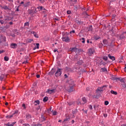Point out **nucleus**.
I'll return each instance as SVG.
<instances>
[{
	"label": "nucleus",
	"mask_w": 126,
	"mask_h": 126,
	"mask_svg": "<svg viewBox=\"0 0 126 126\" xmlns=\"http://www.w3.org/2000/svg\"><path fill=\"white\" fill-rule=\"evenodd\" d=\"M82 102H80V99H78V105H83L84 104H86V102H87V101L86 100V98L84 97H82Z\"/></svg>",
	"instance_id": "obj_1"
},
{
	"label": "nucleus",
	"mask_w": 126,
	"mask_h": 126,
	"mask_svg": "<svg viewBox=\"0 0 126 126\" xmlns=\"http://www.w3.org/2000/svg\"><path fill=\"white\" fill-rule=\"evenodd\" d=\"M55 75L57 77L61 76V75H62V69H61V68H59L55 73Z\"/></svg>",
	"instance_id": "obj_2"
},
{
	"label": "nucleus",
	"mask_w": 126,
	"mask_h": 126,
	"mask_svg": "<svg viewBox=\"0 0 126 126\" xmlns=\"http://www.w3.org/2000/svg\"><path fill=\"white\" fill-rule=\"evenodd\" d=\"M107 86H107L106 85H105L102 87H98L96 90V92H99V91L100 92L103 91V90H104V87H107Z\"/></svg>",
	"instance_id": "obj_3"
},
{
	"label": "nucleus",
	"mask_w": 126,
	"mask_h": 126,
	"mask_svg": "<svg viewBox=\"0 0 126 126\" xmlns=\"http://www.w3.org/2000/svg\"><path fill=\"white\" fill-rule=\"evenodd\" d=\"M62 40L66 43L69 42V37L68 36H63L62 37Z\"/></svg>",
	"instance_id": "obj_4"
},
{
	"label": "nucleus",
	"mask_w": 126,
	"mask_h": 126,
	"mask_svg": "<svg viewBox=\"0 0 126 126\" xmlns=\"http://www.w3.org/2000/svg\"><path fill=\"white\" fill-rule=\"evenodd\" d=\"M55 92H56L55 89H52V90L48 89L47 91L46 92V93H48V94H53V93H55Z\"/></svg>",
	"instance_id": "obj_5"
},
{
	"label": "nucleus",
	"mask_w": 126,
	"mask_h": 126,
	"mask_svg": "<svg viewBox=\"0 0 126 126\" xmlns=\"http://www.w3.org/2000/svg\"><path fill=\"white\" fill-rule=\"evenodd\" d=\"M94 53V49L93 48H91L89 49V55L90 56H92L93 55V53Z\"/></svg>",
	"instance_id": "obj_6"
},
{
	"label": "nucleus",
	"mask_w": 126,
	"mask_h": 126,
	"mask_svg": "<svg viewBox=\"0 0 126 126\" xmlns=\"http://www.w3.org/2000/svg\"><path fill=\"white\" fill-rule=\"evenodd\" d=\"M10 46L12 49H16L17 47V44L16 43H12Z\"/></svg>",
	"instance_id": "obj_7"
},
{
	"label": "nucleus",
	"mask_w": 126,
	"mask_h": 126,
	"mask_svg": "<svg viewBox=\"0 0 126 126\" xmlns=\"http://www.w3.org/2000/svg\"><path fill=\"white\" fill-rule=\"evenodd\" d=\"M69 84L70 86H74L75 85V84H74V81H73L72 80H70L69 81Z\"/></svg>",
	"instance_id": "obj_8"
},
{
	"label": "nucleus",
	"mask_w": 126,
	"mask_h": 126,
	"mask_svg": "<svg viewBox=\"0 0 126 126\" xmlns=\"http://www.w3.org/2000/svg\"><path fill=\"white\" fill-rule=\"evenodd\" d=\"M16 122H13L11 124L9 123H8L6 126H14V125H15Z\"/></svg>",
	"instance_id": "obj_9"
},
{
	"label": "nucleus",
	"mask_w": 126,
	"mask_h": 126,
	"mask_svg": "<svg viewBox=\"0 0 126 126\" xmlns=\"http://www.w3.org/2000/svg\"><path fill=\"white\" fill-rule=\"evenodd\" d=\"M108 58H109V59H110V60H112V61H115V57L111 56V55H110V54L108 55Z\"/></svg>",
	"instance_id": "obj_10"
},
{
	"label": "nucleus",
	"mask_w": 126,
	"mask_h": 126,
	"mask_svg": "<svg viewBox=\"0 0 126 126\" xmlns=\"http://www.w3.org/2000/svg\"><path fill=\"white\" fill-rule=\"evenodd\" d=\"M68 91L69 92H71L73 91V86H70V88H69V89H68Z\"/></svg>",
	"instance_id": "obj_11"
},
{
	"label": "nucleus",
	"mask_w": 126,
	"mask_h": 126,
	"mask_svg": "<svg viewBox=\"0 0 126 126\" xmlns=\"http://www.w3.org/2000/svg\"><path fill=\"white\" fill-rule=\"evenodd\" d=\"M101 72H107V68L105 67L104 68H101Z\"/></svg>",
	"instance_id": "obj_12"
},
{
	"label": "nucleus",
	"mask_w": 126,
	"mask_h": 126,
	"mask_svg": "<svg viewBox=\"0 0 126 126\" xmlns=\"http://www.w3.org/2000/svg\"><path fill=\"white\" fill-rule=\"evenodd\" d=\"M111 94H113L114 95H117L118 94V93H117V92H115L114 91H111Z\"/></svg>",
	"instance_id": "obj_13"
},
{
	"label": "nucleus",
	"mask_w": 126,
	"mask_h": 126,
	"mask_svg": "<svg viewBox=\"0 0 126 126\" xmlns=\"http://www.w3.org/2000/svg\"><path fill=\"white\" fill-rule=\"evenodd\" d=\"M48 99H49V98L48 97L46 96V97H44L43 101V102H47L48 101Z\"/></svg>",
	"instance_id": "obj_14"
},
{
	"label": "nucleus",
	"mask_w": 126,
	"mask_h": 126,
	"mask_svg": "<svg viewBox=\"0 0 126 126\" xmlns=\"http://www.w3.org/2000/svg\"><path fill=\"white\" fill-rule=\"evenodd\" d=\"M4 60L6 62H8V60H9V58H8V57H7V56H5L4 58Z\"/></svg>",
	"instance_id": "obj_15"
},
{
	"label": "nucleus",
	"mask_w": 126,
	"mask_h": 126,
	"mask_svg": "<svg viewBox=\"0 0 126 126\" xmlns=\"http://www.w3.org/2000/svg\"><path fill=\"white\" fill-rule=\"evenodd\" d=\"M32 41H33V39H27V42L28 43H31V42H32Z\"/></svg>",
	"instance_id": "obj_16"
},
{
	"label": "nucleus",
	"mask_w": 126,
	"mask_h": 126,
	"mask_svg": "<svg viewBox=\"0 0 126 126\" xmlns=\"http://www.w3.org/2000/svg\"><path fill=\"white\" fill-rule=\"evenodd\" d=\"M39 43H36V47H34V50H36V49H39Z\"/></svg>",
	"instance_id": "obj_17"
},
{
	"label": "nucleus",
	"mask_w": 126,
	"mask_h": 126,
	"mask_svg": "<svg viewBox=\"0 0 126 126\" xmlns=\"http://www.w3.org/2000/svg\"><path fill=\"white\" fill-rule=\"evenodd\" d=\"M35 103H36V104H35V105L36 106V105H39L40 104V101L39 100H36Z\"/></svg>",
	"instance_id": "obj_18"
},
{
	"label": "nucleus",
	"mask_w": 126,
	"mask_h": 126,
	"mask_svg": "<svg viewBox=\"0 0 126 126\" xmlns=\"http://www.w3.org/2000/svg\"><path fill=\"white\" fill-rule=\"evenodd\" d=\"M3 9H5V10H6V9H9V8H8V7L7 6H4L3 7Z\"/></svg>",
	"instance_id": "obj_19"
},
{
	"label": "nucleus",
	"mask_w": 126,
	"mask_h": 126,
	"mask_svg": "<svg viewBox=\"0 0 126 126\" xmlns=\"http://www.w3.org/2000/svg\"><path fill=\"white\" fill-rule=\"evenodd\" d=\"M119 80H120V82H123L124 83H125V80L124 78L120 79Z\"/></svg>",
	"instance_id": "obj_20"
},
{
	"label": "nucleus",
	"mask_w": 126,
	"mask_h": 126,
	"mask_svg": "<svg viewBox=\"0 0 126 126\" xmlns=\"http://www.w3.org/2000/svg\"><path fill=\"white\" fill-rule=\"evenodd\" d=\"M103 60H104V61H107V60H108V57H106V56L103 57Z\"/></svg>",
	"instance_id": "obj_21"
},
{
	"label": "nucleus",
	"mask_w": 126,
	"mask_h": 126,
	"mask_svg": "<svg viewBox=\"0 0 126 126\" xmlns=\"http://www.w3.org/2000/svg\"><path fill=\"white\" fill-rule=\"evenodd\" d=\"M37 9H39V10H42L43 9V7L42 6L37 7Z\"/></svg>",
	"instance_id": "obj_22"
},
{
	"label": "nucleus",
	"mask_w": 126,
	"mask_h": 126,
	"mask_svg": "<svg viewBox=\"0 0 126 126\" xmlns=\"http://www.w3.org/2000/svg\"><path fill=\"white\" fill-rule=\"evenodd\" d=\"M104 104H105V106H107V105H109V101H105V102H104Z\"/></svg>",
	"instance_id": "obj_23"
},
{
	"label": "nucleus",
	"mask_w": 126,
	"mask_h": 126,
	"mask_svg": "<svg viewBox=\"0 0 126 126\" xmlns=\"http://www.w3.org/2000/svg\"><path fill=\"white\" fill-rule=\"evenodd\" d=\"M57 114H58V112H57L56 111H54L53 112V116H57Z\"/></svg>",
	"instance_id": "obj_24"
},
{
	"label": "nucleus",
	"mask_w": 126,
	"mask_h": 126,
	"mask_svg": "<svg viewBox=\"0 0 126 126\" xmlns=\"http://www.w3.org/2000/svg\"><path fill=\"white\" fill-rule=\"evenodd\" d=\"M13 115H8L6 116V118H12Z\"/></svg>",
	"instance_id": "obj_25"
},
{
	"label": "nucleus",
	"mask_w": 126,
	"mask_h": 126,
	"mask_svg": "<svg viewBox=\"0 0 126 126\" xmlns=\"http://www.w3.org/2000/svg\"><path fill=\"white\" fill-rule=\"evenodd\" d=\"M25 26H29V23L28 22L25 23Z\"/></svg>",
	"instance_id": "obj_26"
},
{
	"label": "nucleus",
	"mask_w": 126,
	"mask_h": 126,
	"mask_svg": "<svg viewBox=\"0 0 126 126\" xmlns=\"http://www.w3.org/2000/svg\"><path fill=\"white\" fill-rule=\"evenodd\" d=\"M0 23H1V24H3L4 22L2 21V20H0Z\"/></svg>",
	"instance_id": "obj_27"
},
{
	"label": "nucleus",
	"mask_w": 126,
	"mask_h": 126,
	"mask_svg": "<svg viewBox=\"0 0 126 126\" xmlns=\"http://www.w3.org/2000/svg\"><path fill=\"white\" fill-rule=\"evenodd\" d=\"M89 108L90 110H92V109H93L92 105H89Z\"/></svg>",
	"instance_id": "obj_28"
},
{
	"label": "nucleus",
	"mask_w": 126,
	"mask_h": 126,
	"mask_svg": "<svg viewBox=\"0 0 126 126\" xmlns=\"http://www.w3.org/2000/svg\"><path fill=\"white\" fill-rule=\"evenodd\" d=\"M34 37H35V38H38L39 37V36H38V34H34Z\"/></svg>",
	"instance_id": "obj_29"
},
{
	"label": "nucleus",
	"mask_w": 126,
	"mask_h": 126,
	"mask_svg": "<svg viewBox=\"0 0 126 126\" xmlns=\"http://www.w3.org/2000/svg\"><path fill=\"white\" fill-rule=\"evenodd\" d=\"M70 34H71V33H75V31L74 30H73L72 31H70Z\"/></svg>",
	"instance_id": "obj_30"
},
{
	"label": "nucleus",
	"mask_w": 126,
	"mask_h": 126,
	"mask_svg": "<svg viewBox=\"0 0 126 126\" xmlns=\"http://www.w3.org/2000/svg\"><path fill=\"white\" fill-rule=\"evenodd\" d=\"M106 43H107V40H104L103 41V44H106Z\"/></svg>",
	"instance_id": "obj_31"
},
{
	"label": "nucleus",
	"mask_w": 126,
	"mask_h": 126,
	"mask_svg": "<svg viewBox=\"0 0 126 126\" xmlns=\"http://www.w3.org/2000/svg\"><path fill=\"white\" fill-rule=\"evenodd\" d=\"M22 106L24 107V109H26V107H25V104H23Z\"/></svg>",
	"instance_id": "obj_32"
},
{
	"label": "nucleus",
	"mask_w": 126,
	"mask_h": 126,
	"mask_svg": "<svg viewBox=\"0 0 126 126\" xmlns=\"http://www.w3.org/2000/svg\"><path fill=\"white\" fill-rule=\"evenodd\" d=\"M24 126H30V125L28 124H24Z\"/></svg>",
	"instance_id": "obj_33"
},
{
	"label": "nucleus",
	"mask_w": 126,
	"mask_h": 126,
	"mask_svg": "<svg viewBox=\"0 0 126 126\" xmlns=\"http://www.w3.org/2000/svg\"><path fill=\"white\" fill-rule=\"evenodd\" d=\"M56 52H58V49H55L54 50V53H56Z\"/></svg>",
	"instance_id": "obj_34"
},
{
	"label": "nucleus",
	"mask_w": 126,
	"mask_h": 126,
	"mask_svg": "<svg viewBox=\"0 0 126 126\" xmlns=\"http://www.w3.org/2000/svg\"><path fill=\"white\" fill-rule=\"evenodd\" d=\"M74 50H76V48H73L71 50L72 52H73V51H74Z\"/></svg>",
	"instance_id": "obj_35"
},
{
	"label": "nucleus",
	"mask_w": 126,
	"mask_h": 126,
	"mask_svg": "<svg viewBox=\"0 0 126 126\" xmlns=\"http://www.w3.org/2000/svg\"><path fill=\"white\" fill-rule=\"evenodd\" d=\"M82 40H83V41H82V42H83V43H85V40H84V38H82Z\"/></svg>",
	"instance_id": "obj_36"
},
{
	"label": "nucleus",
	"mask_w": 126,
	"mask_h": 126,
	"mask_svg": "<svg viewBox=\"0 0 126 126\" xmlns=\"http://www.w3.org/2000/svg\"><path fill=\"white\" fill-rule=\"evenodd\" d=\"M36 77L37 78H40V75H37Z\"/></svg>",
	"instance_id": "obj_37"
},
{
	"label": "nucleus",
	"mask_w": 126,
	"mask_h": 126,
	"mask_svg": "<svg viewBox=\"0 0 126 126\" xmlns=\"http://www.w3.org/2000/svg\"><path fill=\"white\" fill-rule=\"evenodd\" d=\"M80 62H81V63H80L79 62H78V64H81V63H82V61H80Z\"/></svg>",
	"instance_id": "obj_38"
},
{
	"label": "nucleus",
	"mask_w": 126,
	"mask_h": 126,
	"mask_svg": "<svg viewBox=\"0 0 126 126\" xmlns=\"http://www.w3.org/2000/svg\"><path fill=\"white\" fill-rule=\"evenodd\" d=\"M9 24H10V25H12V24H13V23H12V22H10Z\"/></svg>",
	"instance_id": "obj_39"
},
{
	"label": "nucleus",
	"mask_w": 126,
	"mask_h": 126,
	"mask_svg": "<svg viewBox=\"0 0 126 126\" xmlns=\"http://www.w3.org/2000/svg\"><path fill=\"white\" fill-rule=\"evenodd\" d=\"M120 80V78H115V80Z\"/></svg>",
	"instance_id": "obj_40"
},
{
	"label": "nucleus",
	"mask_w": 126,
	"mask_h": 126,
	"mask_svg": "<svg viewBox=\"0 0 126 126\" xmlns=\"http://www.w3.org/2000/svg\"><path fill=\"white\" fill-rule=\"evenodd\" d=\"M32 34H33V35L36 34V32H32Z\"/></svg>",
	"instance_id": "obj_41"
},
{
	"label": "nucleus",
	"mask_w": 126,
	"mask_h": 126,
	"mask_svg": "<svg viewBox=\"0 0 126 126\" xmlns=\"http://www.w3.org/2000/svg\"><path fill=\"white\" fill-rule=\"evenodd\" d=\"M28 63V62H27V61H25V62H24L23 63Z\"/></svg>",
	"instance_id": "obj_42"
},
{
	"label": "nucleus",
	"mask_w": 126,
	"mask_h": 126,
	"mask_svg": "<svg viewBox=\"0 0 126 126\" xmlns=\"http://www.w3.org/2000/svg\"><path fill=\"white\" fill-rule=\"evenodd\" d=\"M67 14H69L70 13V11H67Z\"/></svg>",
	"instance_id": "obj_43"
},
{
	"label": "nucleus",
	"mask_w": 126,
	"mask_h": 126,
	"mask_svg": "<svg viewBox=\"0 0 126 126\" xmlns=\"http://www.w3.org/2000/svg\"><path fill=\"white\" fill-rule=\"evenodd\" d=\"M87 91H89V90H90V89H89V88H87Z\"/></svg>",
	"instance_id": "obj_44"
},
{
	"label": "nucleus",
	"mask_w": 126,
	"mask_h": 126,
	"mask_svg": "<svg viewBox=\"0 0 126 126\" xmlns=\"http://www.w3.org/2000/svg\"><path fill=\"white\" fill-rule=\"evenodd\" d=\"M5 105L6 106H7V105H8V102H6L5 104Z\"/></svg>",
	"instance_id": "obj_45"
},
{
	"label": "nucleus",
	"mask_w": 126,
	"mask_h": 126,
	"mask_svg": "<svg viewBox=\"0 0 126 126\" xmlns=\"http://www.w3.org/2000/svg\"><path fill=\"white\" fill-rule=\"evenodd\" d=\"M64 76L65 78L67 77V75H66V74H64Z\"/></svg>",
	"instance_id": "obj_46"
},
{
	"label": "nucleus",
	"mask_w": 126,
	"mask_h": 126,
	"mask_svg": "<svg viewBox=\"0 0 126 126\" xmlns=\"http://www.w3.org/2000/svg\"><path fill=\"white\" fill-rule=\"evenodd\" d=\"M23 3H24V2H23V1H22V2H21V4H23Z\"/></svg>",
	"instance_id": "obj_47"
},
{
	"label": "nucleus",
	"mask_w": 126,
	"mask_h": 126,
	"mask_svg": "<svg viewBox=\"0 0 126 126\" xmlns=\"http://www.w3.org/2000/svg\"><path fill=\"white\" fill-rule=\"evenodd\" d=\"M59 123H62V120H60L59 121Z\"/></svg>",
	"instance_id": "obj_48"
},
{
	"label": "nucleus",
	"mask_w": 126,
	"mask_h": 126,
	"mask_svg": "<svg viewBox=\"0 0 126 126\" xmlns=\"http://www.w3.org/2000/svg\"><path fill=\"white\" fill-rule=\"evenodd\" d=\"M1 53H3V51H0V54H1Z\"/></svg>",
	"instance_id": "obj_49"
},
{
	"label": "nucleus",
	"mask_w": 126,
	"mask_h": 126,
	"mask_svg": "<svg viewBox=\"0 0 126 126\" xmlns=\"http://www.w3.org/2000/svg\"><path fill=\"white\" fill-rule=\"evenodd\" d=\"M107 115H104V117H105V118H106L107 117Z\"/></svg>",
	"instance_id": "obj_50"
},
{
	"label": "nucleus",
	"mask_w": 126,
	"mask_h": 126,
	"mask_svg": "<svg viewBox=\"0 0 126 126\" xmlns=\"http://www.w3.org/2000/svg\"><path fill=\"white\" fill-rule=\"evenodd\" d=\"M2 89H3V90H4V89H5V88L3 87H2Z\"/></svg>",
	"instance_id": "obj_51"
},
{
	"label": "nucleus",
	"mask_w": 126,
	"mask_h": 126,
	"mask_svg": "<svg viewBox=\"0 0 126 126\" xmlns=\"http://www.w3.org/2000/svg\"><path fill=\"white\" fill-rule=\"evenodd\" d=\"M2 98H3V99H4V98H5V96H2Z\"/></svg>",
	"instance_id": "obj_52"
},
{
	"label": "nucleus",
	"mask_w": 126,
	"mask_h": 126,
	"mask_svg": "<svg viewBox=\"0 0 126 126\" xmlns=\"http://www.w3.org/2000/svg\"><path fill=\"white\" fill-rule=\"evenodd\" d=\"M97 60H99V59H100V58H99V57H97Z\"/></svg>",
	"instance_id": "obj_53"
},
{
	"label": "nucleus",
	"mask_w": 126,
	"mask_h": 126,
	"mask_svg": "<svg viewBox=\"0 0 126 126\" xmlns=\"http://www.w3.org/2000/svg\"><path fill=\"white\" fill-rule=\"evenodd\" d=\"M0 19H2V17H0Z\"/></svg>",
	"instance_id": "obj_54"
},
{
	"label": "nucleus",
	"mask_w": 126,
	"mask_h": 126,
	"mask_svg": "<svg viewBox=\"0 0 126 126\" xmlns=\"http://www.w3.org/2000/svg\"><path fill=\"white\" fill-rule=\"evenodd\" d=\"M99 37L97 38H96V40H98V39H99Z\"/></svg>",
	"instance_id": "obj_55"
},
{
	"label": "nucleus",
	"mask_w": 126,
	"mask_h": 126,
	"mask_svg": "<svg viewBox=\"0 0 126 126\" xmlns=\"http://www.w3.org/2000/svg\"><path fill=\"white\" fill-rule=\"evenodd\" d=\"M87 42H88V43H89V40H88Z\"/></svg>",
	"instance_id": "obj_56"
},
{
	"label": "nucleus",
	"mask_w": 126,
	"mask_h": 126,
	"mask_svg": "<svg viewBox=\"0 0 126 126\" xmlns=\"http://www.w3.org/2000/svg\"><path fill=\"white\" fill-rule=\"evenodd\" d=\"M9 1H10V0H8Z\"/></svg>",
	"instance_id": "obj_57"
},
{
	"label": "nucleus",
	"mask_w": 126,
	"mask_h": 126,
	"mask_svg": "<svg viewBox=\"0 0 126 126\" xmlns=\"http://www.w3.org/2000/svg\"><path fill=\"white\" fill-rule=\"evenodd\" d=\"M72 122H74V121L72 120Z\"/></svg>",
	"instance_id": "obj_58"
},
{
	"label": "nucleus",
	"mask_w": 126,
	"mask_h": 126,
	"mask_svg": "<svg viewBox=\"0 0 126 126\" xmlns=\"http://www.w3.org/2000/svg\"><path fill=\"white\" fill-rule=\"evenodd\" d=\"M1 79V80H2V79Z\"/></svg>",
	"instance_id": "obj_59"
},
{
	"label": "nucleus",
	"mask_w": 126,
	"mask_h": 126,
	"mask_svg": "<svg viewBox=\"0 0 126 126\" xmlns=\"http://www.w3.org/2000/svg\"><path fill=\"white\" fill-rule=\"evenodd\" d=\"M125 68H126V67H125Z\"/></svg>",
	"instance_id": "obj_60"
}]
</instances>
